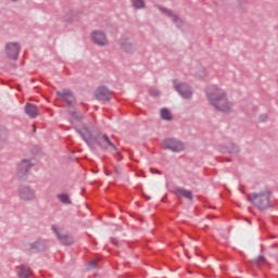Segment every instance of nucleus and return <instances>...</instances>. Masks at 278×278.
<instances>
[{
  "label": "nucleus",
  "instance_id": "nucleus-23",
  "mask_svg": "<svg viewBox=\"0 0 278 278\" xmlns=\"http://www.w3.org/2000/svg\"><path fill=\"white\" fill-rule=\"evenodd\" d=\"M230 151H229V155H238V153H240V148L238 147V144L236 143H230Z\"/></svg>",
  "mask_w": 278,
  "mask_h": 278
},
{
  "label": "nucleus",
  "instance_id": "nucleus-15",
  "mask_svg": "<svg viewBox=\"0 0 278 278\" xmlns=\"http://www.w3.org/2000/svg\"><path fill=\"white\" fill-rule=\"evenodd\" d=\"M47 241L42 239H38L37 241L30 243V251L34 253H42L43 251H47Z\"/></svg>",
  "mask_w": 278,
  "mask_h": 278
},
{
  "label": "nucleus",
  "instance_id": "nucleus-10",
  "mask_svg": "<svg viewBox=\"0 0 278 278\" xmlns=\"http://www.w3.org/2000/svg\"><path fill=\"white\" fill-rule=\"evenodd\" d=\"M56 97H61V99L65 101L68 108H73V105H75V103L77 102V100L75 99V94H73V91L67 88L63 89L62 91H56Z\"/></svg>",
  "mask_w": 278,
  "mask_h": 278
},
{
  "label": "nucleus",
  "instance_id": "nucleus-38",
  "mask_svg": "<svg viewBox=\"0 0 278 278\" xmlns=\"http://www.w3.org/2000/svg\"><path fill=\"white\" fill-rule=\"evenodd\" d=\"M205 229H207V225H205Z\"/></svg>",
  "mask_w": 278,
  "mask_h": 278
},
{
  "label": "nucleus",
  "instance_id": "nucleus-34",
  "mask_svg": "<svg viewBox=\"0 0 278 278\" xmlns=\"http://www.w3.org/2000/svg\"><path fill=\"white\" fill-rule=\"evenodd\" d=\"M68 23H72L73 18H65Z\"/></svg>",
  "mask_w": 278,
  "mask_h": 278
},
{
  "label": "nucleus",
  "instance_id": "nucleus-5",
  "mask_svg": "<svg viewBox=\"0 0 278 278\" xmlns=\"http://www.w3.org/2000/svg\"><path fill=\"white\" fill-rule=\"evenodd\" d=\"M163 148H165L167 151H173V153H180V151H184L185 146L184 142L180 140H177L176 138H166L163 140Z\"/></svg>",
  "mask_w": 278,
  "mask_h": 278
},
{
  "label": "nucleus",
  "instance_id": "nucleus-20",
  "mask_svg": "<svg viewBox=\"0 0 278 278\" xmlns=\"http://www.w3.org/2000/svg\"><path fill=\"white\" fill-rule=\"evenodd\" d=\"M161 118L162 121H173V114L166 108L161 109Z\"/></svg>",
  "mask_w": 278,
  "mask_h": 278
},
{
  "label": "nucleus",
  "instance_id": "nucleus-6",
  "mask_svg": "<svg viewBox=\"0 0 278 278\" xmlns=\"http://www.w3.org/2000/svg\"><path fill=\"white\" fill-rule=\"evenodd\" d=\"M173 86L176 92H178L182 99H192V89H190L188 84L179 83L178 79H174Z\"/></svg>",
  "mask_w": 278,
  "mask_h": 278
},
{
  "label": "nucleus",
  "instance_id": "nucleus-8",
  "mask_svg": "<svg viewBox=\"0 0 278 278\" xmlns=\"http://www.w3.org/2000/svg\"><path fill=\"white\" fill-rule=\"evenodd\" d=\"M21 53V45L18 42H9L5 45V54L9 60L16 62Z\"/></svg>",
  "mask_w": 278,
  "mask_h": 278
},
{
  "label": "nucleus",
  "instance_id": "nucleus-13",
  "mask_svg": "<svg viewBox=\"0 0 278 278\" xmlns=\"http://www.w3.org/2000/svg\"><path fill=\"white\" fill-rule=\"evenodd\" d=\"M119 49L124 51V53H135L136 52V45L129 42V37L122 36L118 40Z\"/></svg>",
  "mask_w": 278,
  "mask_h": 278
},
{
  "label": "nucleus",
  "instance_id": "nucleus-31",
  "mask_svg": "<svg viewBox=\"0 0 278 278\" xmlns=\"http://www.w3.org/2000/svg\"><path fill=\"white\" fill-rule=\"evenodd\" d=\"M150 173H152V175H162V172L155 168H150Z\"/></svg>",
  "mask_w": 278,
  "mask_h": 278
},
{
  "label": "nucleus",
  "instance_id": "nucleus-7",
  "mask_svg": "<svg viewBox=\"0 0 278 278\" xmlns=\"http://www.w3.org/2000/svg\"><path fill=\"white\" fill-rule=\"evenodd\" d=\"M17 192L21 201H26V202L36 201V190H34L29 186L20 187Z\"/></svg>",
  "mask_w": 278,
  "mask_h": 278
},
{
  "label": "nucleus",
  "instance_id": "nucleus-22",
  "mask_svg": "<svg viewBox=\"0 0 278 278\" xmlns=\"http://www.w3.org/2000/svg\"><path fill=\"white\" fill-rule=\"evenodd\" d=\"M131 2L136 10H141L142 8H144V0H131Z\"/></svg>",
  "mask_w": 278,
  "mask_h": 278
},
{
  "label": "nucleus",
  "instance_id": "nucleus-3",
  "mask_svg": "<svg viewBox=\"0 0 278 278\" xmlns=\"http://www.w3.org/2000/svg\"><path fill=\"white\" fill-rule=\"evenodd\" d=\"M249 201L254 205V207H257L261 212H264V210H268L270 207V191H263L260 193H250L248 194Z\"/></svg>",
  "mask_w": 278,
  "mask_h": 278
},
{
  "label": "nucleus",
  "instance_id": "nucleus-17",
  "mask_svg": "<svg viewBox=\"0 0 278 278\" xmlns=\"http://www.w3.org/2000/svg\"><path fill=\"white\" fill-rule=\"evenodd\" d=\"M25 114H27L29 118H36V116H38V106H36V104L27 103L25 105Z\"/></svg>",
  "mask_w": 278,
  "mask_h": 278
},
{
  "label": "nucleus",
  "instance_id": "nucleus-26",
  "mask_svg": "<svg viewBox=\"0 0 278 278\" xmlns=\"http://www.w3.org/2000/svg\"><path fill=\"white\" fill-rule=\"evenodd\" d=\"M197 77H199L200 79H203V78H205L206 77V73H205V68H201L197 74Z\"/></svg>",
  "mask_w": 278,
  "mask_h": 278
},
{
  "label": "nucleus",
  "instance_id": "nucleus-29",
  "mask_svg": "<svg viewBox=\"0 0 278 278\" xmlns=\"http://www.w3.org/2000/svg\"><path fill=\"white\" fill-rule=\"evenodd\" d=\"M97 264H99V261H97V260L89 262V266H91V268H97Z\"/></svg>",
  "mask_w": 278,
  "mask_h": 278
},
{
  "label": "nucleus",
  "instance_id": "nucleus-11",
  "mask_svg": "<svg viewBox=\"0 0 278 278\" xmlns=\"http://www.w3.org/2000/svg\"><path fill=\"white\" fill-rule=\"evenodd\" d=\"M112 94H114V92L105 86L98 87L96 90V99H98V101H112Z\"/></svg>",
  "mask_w": 278,
  "mask_h": 278
},
{
  "label": "nucleus",
  "instance_id": "nucleus-21",
  "mask_svg": "<svg viewBox=\"0 0 278 278\" xmlns=\"http://www.w3.org/2000/svg\"><path fill=\"white\" fill-rule=\"evenodd\" d=\"M8 142V129L3 126H0V144Z\"/></svg>",
  "mask_w": 278,
  "mask_h": 278
},
{
  "label": "nucleus",
  "instance_id": "nucleus-14",
  "mask_svg": "<svg viewBox=\"0 0 278 278\" xmlns=\"http://www.w3.org/2000/svg\"><path fill=\"white\" fill-rule=\"evenodd\" d=\"M159 10H161V12H163V14H166V16H168V18H172L173 23H175L176 27H182L184 22L181 21V18H179V16L177 14H175V12H173V10L166 9L164 7H159Z\"/></svg>",
  "mask_w": 278,
  "mask_h": 278
},
{
  "label": "nucleus",
  "instance_id": "nucleus-25",
  "mask_svg": "<svg viewBox=\"0 0 278 278\" xmlns=\"http://www.w3.org/2000/svg\"><path fill=\"white\" fill-rule=\"evenodd\" d=\"M266 262V258L264 256H258L257 258H254L252 261V264H254V266H260V264Z\"/></svg>",
  "mask_w": 278,
  "mask_h": 278
},
{
  "label": "nucleus",
  "instance_id": "nucleus-1",
  "mask_svg": "<svg viewBox=\"0 0 278 278\" xmlns=\"http://www.w3.org/2000/svg\"><path fill=\"white\" fill-rule=\"evenodd\" d=\"M72 115L70 119L71 125H73L75 131L79 134L87 147L94 151L98 147H101V130L97 126H86L83 124L84 114L77 111H67Z\"/></svg>",
  "mask_w": 278,
  "mask_h": 278
},
{
  "label": "nucleus",
  "instance_id": "nucleus-35",
  "mask_svg": "<svg viewBox=\"0 0 278 278\" xmlns=\"http://www.w3.org/2000/svg\"><path fill=\"white\" fill-rule=\"evenodd\" d=\"M278 244L271 245V249H277Z\"/></svg>",
  "mask_w": 278,
  "mask_h": 278
},
{
  "label": "nucleus",
  "instance_id": "nucleus-32",
  "mask_svg": "<svg viewBox=\"0 0 278 278\" xmlns=\"http://www.w3.org/2000/svg\"><path fill=\"white\" fill-rule=\"evenodd\" d=\"M143 197L147 199V201H151V197L143 194Z\"/></svg>",
  "mask_w": 278,
  "mask_h": 278
},
{
  "label": "nucleus",
  "instance_id": "nucleus-36",
  "mask_svg": "<svg viewBox=\"0 0 278 278\" xmlns=\"http://www.w3.org/2000/svg\"><path fill=\"white\" fill-rule=\"evenodd\" d=\"M227 162H231V160H230V159H228V160H227Z\"/></svg>",
  "mask_w": 278,
  "mask_h": 278
},
{
  "label": "nucleus",
  "instance_id": "nucleus-24",
  "mask_svg": "<svg viewBox=\"0 0 278 278\" xmlns=\"http://www.w3.org/2000/svg\"><path fill=\"white\" fill-rule=\"evenodd\" d=\"M103 140H105V142L109 144V147H112V149H114V151H118V148L115 147V144L112 142V140H110V137H108V135H102Z\"/></svg>",
  "mask_w": 278,
  "mask_h": 278
},
{
  "label": "nucleus",
  "instance_id": "nucleus-9",
  "mask_svg": "<svg viewBox=\"0 0 278 278\" xmlns=\"http://www.w3.org/2000/svg\"><path fill=\"white\" fill-rule=\"evenodd\" d=\"M53 233H55L56 239L59 240V242L61 244H63V247H71L75 243V239H73V237L68 236V235H64L62 233L59 229L58 226L52 225L51 227Z\"/></svg>",
  "mask_w": 278,
  "mask_h": 278
},
{
  "label": "nucleus",
  "instance_id": "nucleus-33",
  "mask_svg": "<svg viewBox=\"0 0 278 278\" xmlns=\"http://www.w3.org/2000/svg\"><path fill=\"white\" fill-rule=\"evenodd\" d=\"M33 131L36 134V125H33Z\"/></svg>",
  "mask_w": 278,
  "mask_h": 278
},
{
  "label": "nucleus",
  "instance_id": "nucleus-4",
  "mask_svg": "<svg viewBox=\"0 0 278 278\" xmlns=\"http://www.w3.org/2000/svg\"><path fill=\"white\" fill-rule=\"evenodd\" d=\"M36 166V164L31 163L30 160L24 159L17 164V177L23 181H26L27 177H29V170Z\"/></svg>",
  "mask_w": 278,
  "mask_h": 278
},
{
  "label": "nucleus",
  "instance_id": "nucleus-16",
  "mask_svg": "<svg viewBox=\"0 0 278 278\" xmlns=\"http://www.w3.org/2000/svg\"><path fill=\"white\" fill-rule=\"evenodd\" d=\"M174 194H176V197H184L185 199H189V201H192L193 197H192V191L184 189L181 187H175L174 188Z\"/></svg>",
  "mask_w": 278,
  "mask_h": 278
},
{
  "label": "nucleus",
  "instance_id": "nucleus-2",
  "mask_svg": "<svg viewBox=\"0 0 278 278\" xmlns=\"http://www.w3.org/2000/svg\"><path fill=\"white\" fill-rule=\"evenodd\" d=\"M205 94L210 105L215 108L217 112H223V114H231V110H233V103L227 99V92H225V90L211 85L206 87Z\"/></svg>",
  "mask_w": 278,
  "mask_h": 278
},
{
  "label": "nucleus",
  "instance_id": "nucleus-12",
  "mask_svg": "<svg viewBox=\"0 0 278 278\" xmlns=\"http://www.w3.org/2000/svg\"><path fill=\"white\" fill-rule=\"evenodd\" d=\"M91 40L94 45H98V47H108V36L101 30H93L91 33Z\"/></svg>",
  "mask_w": 278,
  "mask_h": 278
},
{
  "label": "nucleus",
  "instance_id": "nucleus-37",
  "mask_svg": "<svg viewBox=\"0 0 278 278\" xmlns=\"http://www.w3.org/2000/svg\"><path fill=\"white\" fill-rule=\"evenodd\" d=\"M12 1L16 2V1H18V0H12Z\"/></svg>",
  "mask_w": 278,
  "mask_h": 278
},
{
  "label": "nucleus",
  "instance_id": "nucleus-18",
  "mask_svg": "<svg viewBox=\"0 0 278 278\" xmlns=\"http://www.w3.org/2000/svg\"><path fill=\"white\" fill-rule=\"evenodd\" d=\"M18 278L31 277V269L27 265H21L17 270Z\"/></svg>",
  "mask_w": 278,
  "mask_h": 278
},
{
  "label": "nucleus",
  "instance_id": "nucleus-30",
  "mask_svg": "<svg viewBox=\"0 0 278 278\" xmlns=\"http://www.w3.org/2000/svg\"><path fill=\"white\" fill-rule=\"evenodd\" d=\"M260 121H261V123H266V121H268V116L266 114H262L260 116Z\"/></svg>",
  "mask_w": 278,
  "mask_h": 278
},
{
  "label": "nucleus",
  "instance_id": "nucleus-27",
  "mask_svg": "<svg viewBox=\"0 0 278 278\" xmlns=\"http://www.w3.org/2000/svg\"><path fill=\"white\" fill-rule=\"evenodd\" d=\"M149 94L151 97H160V90L155 89V88H150L149 89Z\"/></svg>",
  "mask_w": 278,
  "mask_h": 278
},
{
  "label": "nucleus",
  "instance_id": "nucleus-19",
  "mask_svg": "<svg viewBox=\"0 0 278 278\" xmlns=\"http://www.w3.org/2000/svg\"><path fill=\"white\" fill-rule=\"evenodd\" d=\"M59 201L63 203V205H73V201L71 200V197L68 193H60L58 194Z\"/></svg>",
  "mask_w": 278,
  "mask_h": 278
},
{
  "label": "nucleus",
  "instance_id": "nucleus-28",
  "mask_svg": "<svg viewBox=\"0 0 278 278\" xmlns=\"http://www.w3.org/2000/svg\"><path fill=\"white\" fill-rule=\"evenodd\" d=\"M229 151H231V150L229 149V147H227V146H220V152H222V153H229Z\"/></svg>",
  "mask_w": 278,
  "mask_h": 278
}]
</instances>
